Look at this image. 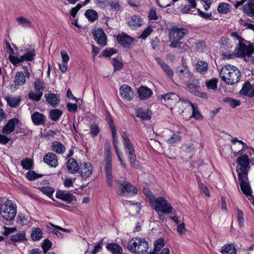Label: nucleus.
<instances>
[{"label":"nucleus","instance_id":"1","mask_svg":"<svg viewBox=\"0 0 254 254\" xmlns=\"http://www.w3.org/2000/svg\"><path fill=\"white\" fill-rule=\"evenodd\" d=\"M220 75L226 84L233 85L240 80L241 73L237 67L227 64L221 68Z\"/></svg>","mask_w":254,"mask_h":254},{"label":"nucleus","instance_id":"2","mask_svg":"<svg viewBox=\"0 0 254 254\" xmlns=\"http://www.w3.org/2000/svg\"><path fill=\"white\" fill-rule=\"evenodd\" d=\"M128 250L135 254H144L148 249V244L144 238L135 237L131 239L128 243Z\"/></svg>","mask_w":254,"mask_h":254},{"label":"nucleus","instance_id":"3","mask_svg":"<svg viewBox=\"0 0 254 254\" xmlns=\"http://www.w3.org/2000/svg\"><path fill=\"white\" fill-rule=\"evenodd\" d=\"M122 137L125 148L126 149V153L128 154L129 161L131 165L135 168H139L140 165L136 160L134 149L126 132H124L122 135Z\"/></svg>","mask_w":254,"mask_h":254},{"label":"nucleus","instance_id":"4","mask_svg":"<svg viewBox=\"0 0 254 254\" xmlns=\"http://www.w3.org/2000/svg\"><path fill=\"white\" fill-rule=\"evenodd\" d=\"M0 213L7 221L13 219L16 214V207L11 200H7L1 205Z\"/></svg>","mask_w":254,"mask_h":254},{"label":"nucleus","instance_id":"5","mask_svg":"<svg viewBox=\"0 0 254 254\" xmlns=\"http://www.w3.org/2000/svg\"><path fill=\"white\" fill-rule=\"evenodd\" d=\"M153 208L158 212L169 214L173 211V207L168 201L162 197H159L154 199L151 202Z\"/></svg>","mask_w":254,"mask_h":254},{"label":"nucleus","instance_id":"6","mask_svg":"<svg viewBox=\"0 0 254 254\" xmlns=\"http://www.w3.org/2000/svg\"><path fill=\"white\" fill-rule=\"evenodd\" d=\"M238 166L236 171L238 176L248 175V172L250 168V159L247 154L241 155L237 159Z\"/></svg>","mask_w":254,"mask_h":254},{"label":"nucleus","instance_id":"7","mask_svg":"<svg viewBox=\"0 0 254 254\" xmlns=\"http://www.w3.org/2000/svg\"><path fill=\"white\" fill-rule=\"evenodd\" d=\"M105 155V171L106 174L108 184L109 186H111L112 185V154L110 147L106 149Z\"/></svg>","mask_w":254,"mask_h":254},{"label":"nucleus","instance_id":"8","mask_svg":"<svg viewBox=\"0 0 254 254\" xmlns=\"http://www.w3.org/2000/svg\"><path fill=\"white\" fill-rule=\"evenodd\" d=\"M240 182V187L243 193L248 197L249 199H252L253 196L252 194V190L248 178V175L238 176Z\"/></svg>","mask_w":254,"mask_h":254},{"label":"nucleus","instance_id":"9","mask_svg":"<svg viewBox=\"0 0 254 254\" xmlns=\"http://www.w3.org/2000/svg\"><path fill=\"white\" fill-rule=\"evenodd\" d=\"M254 52V47L247 46L243 42L239 43L235 50V54L239 57H250Z\"/></svg>","mask_w":254,"mask_h":254},{"label":"nucleus","instance_id":"10","mask_svg":"<svg viewBox=\"0 0 254 254\" xmlns=\"http://www.w3.org/2000/svg\"><path fill=\"white\" fill-rule=\"evenodd\" d=\"M189 33L187 29L183 28L173 27L169 34V40H180Z\"/></svg>","mask_w":254,"mask_h":254},{"label":"nucleus","instance_id":"11","mask_svg":"<svg viewBox=\"0 0 254 254\" xmlns=\"http://www.w3.org/2000/svg\"><path fill=\"white\" fill-rule=\"evenodd\" d=\"M119 93L121 98L124 100L130 101L133 98V89L127 84H124L120 87Z\"/></svg>","mask_w":254,"mask_h":254},{"label":"nucleus","instance_id":"12","mask_svg":"<svg viewBox=\"0 0 254 254\" xmlns=\"http://www.w3.org/2000/svg\"><path fill=\"white\" fill-rule=\"evenodd\" d=\"M26 82V75L22 71L17 72L14 83L10 87L12 91H15L19 86L24 85Z\"/></svg>","mask_w":254,"mask_h":254},{"label":"nucleus","instance_id":"13","mask_svg":"<svg viewBox=\"0 0 254 254\" xmlns=\"http://www.w3.org/2000/svg\"><path fill=\"white\" fill-rule=\"evenodd\" d=\"M121 194L123 196H131L137 193V190L129 183L125 182L121 186Z\"/></svg>","mask_w":254,"mask_h":254},{"label":"nucleus","instance_id":"14","mask_svg":"<svg viewBox=\"0 0 254 254\" xmlns=\"http://www.w3.org/2000/svg\"><path fill=\"white\" fill-rule=\"evenodd\" d=\"M177 74L179 78L185 83L187 82L188 79H190L192 77L191 73L190 72L188 67L186 66L178 67Z\"/></svg>","mask_w":254,"mask_h":254},{"label":"nucleus","instance_id":"15","mask_svg":"<svg viewBox=\"0 0 254 254\" xmlns=\"http://www.w3.org/2000/svg\"><path fill=\"white\" fill-rule=\"evenodd\" d=\"M93 34L94 36V39L99 45L101 46L106 45L107 37L102 29L99 28L95 30L93 32Z\"/></svg>","mask_w":254,"mask_h":254},{"label":"nucleus","instance_id":"16","mask_svg":"<svg viewBox=\"0 0 254 254\" xmlns=\"http://www.w3.org/2000/svg\"><path fill=\"white\" fill-rule=\"evenodd\" d=\"M161 99H163L167 104L170 106L175 105L178 101L180 100L179 96L173 92L162 95Z\"/></svg>","mask_w":254,"mask_h":254},{"label":"nucleus","instance_id":"17","mask_svg":"<svg viewBox=\"0 0 254 254\" xmlns=\"http://www.w3.org/2000/svg\"><path fill=\"white\" fill-rule=\"evenodd\" d=\"M241 95L253 97L254 96V85H252L249 81L245 82L239 92Z\"/></svg>","mask_w":254,"mask_h":254},{"label":"nucleus","instance_id":"18","mask_svg":"<svg viewBox=\"0 0 254 254\" xmlns=\"http://www.w3.org/2000/svg\"><path fill=\"white\" fill-rule=\"evenodd\" d=\"M143 20L139 15H133L128 20V25L132 29H136L141 26Z\"/></svg>","mask_w":254,"mask_h":254},{"label":"nucleus","instance_id":"19","mask_svg":"<svg viewBox=\"0 0 254 254\" xmlns=\"http://www.w3.org/2000/svg\"><path fill=\"white\" fill-rule=\"evenodd\" d=\"M19 123L17 118H13L8 121L6 125L2 128V132L3 134H9L13 132L15 126Z\"/></svg>","mask_w":254,"mask_h":254},{"label":"nucleus","instance_id":"20","mask_svg":"<svg viewBox=\"0 0 254 254\" xmlns=\"http://www.w3.org/2000/svg\"><path fill=\"white\" fill-rule=\"evenodd\" d=\"M93 166L90 163H84L80 165L79 173L84 178L89 177L92 173Z\"/></svg>","mask_w":254,"mask_h":254},{"label":"nucleus","instance_id":"21","mask_svg":"<svg viewBox=\"0 0 254 254\" xmlns=\"http://www.w3.org/2000/svg\"><path fill=\"white\" fill-rule=\"evenodd\" d=\"M44 162L51 167H56L58 165V158L53 153H48L44 157Z\"/></svg>","mask_w":254,"mask_h":254},{"label":"nucleus","instance_id":"22","mask_svg":"<svg viewBox=\"0 0 254 254\" xmlns=\"http://www.w3.org/2000/svg\"><path fill=\"white\" fill-rule=\"evenodd\" d=\"M192 103L188 100H181L178 101L175 105V109L179 114H182L188 107H191Z\"/></svg>","mask_w":254,"mask_h":254},{"label":"nucleus","instance_id":"23","mask_svg":"<svg viewBox=\"0 0 254 254\" xmlns=\"http://www.w3.org/2000/svg\"><path fill=\"white\" fill-rule=\"evenodd\" d=\"M46 101L53 107H56L60 102V96L57 94L48 93L45 95Z\"/></svg>","mask_w":254,"mask_h":254},{"label":"nucleus","instance_id":"24","mask_svg":"<svg viewBox=\"0 0 254 254\" xmlns=\"http://www.w3.org/2000/svg\"><path fill=\"white\" fill-rule=\"evenodd\" d=\"M117 40L123 46L127 47L132 43L133 38L127 34H123L118 35Z\"/></svg>","mask_w":254,"mask_h":254},{"label":"nucleus","instance_id":"25","mask_svg":"<svg viewBox=\"0 0 254 254\" xmlns=\"http://www.w3.org/2000/svg\"><path fill=\"white\" fill-rule=\"evenodd\" d=\"M139 97L141 100H146L149 98L152 95V92L148 88L141 86L138 89Z\"/></svg>","mask_w":254,"mask_h":254},{"label":"nucleus","instance_id":"26","mask_svg":"<svg viewBox=\"0 0 254 254\" xmlns=\"http://www.w3.org/2000/svg\"><path fill=\"white\" fill-rule=\"evenodd\" d=\"M155 60L159 64L163 70L167 74V75L170 78H172L173 76V71L170 67V66L159 58H156Z\"/></svg>","mask_w":254,"mask_h":254},{"label":"nucleus","instance_id":"27","mask_svg":"<svg viewBox=\"0 0 254 254\" xmlns=\"http://www.w3.org/2000/svg\"><path fill=\"white\" fill-rule=\"evenodd\" d=\"M31 118L33 122L36 125H42L45 124V116L38 112H35L32 116Z\"/></svg>","mask_w":254,"mask_h":254},{"label":"nucleus","instance_id":"28","mask_svg":"<svg viewBox=\"0 0 254 254\" xmlns=\"http://www.w3.org/2000/svg\"><path fill=\"white\" fill-rule=\"evenodd\" d=\"M56 196L57 198H60L68 203L71 202L74 198L73 195L62 191H58L56 193Z\"/></svg>","mask_w":254,"mask_h":254},{"label":"nucleus","instance_id":"29","mask_svg":"<svg viewBox=\"0 0 254 254\" xmlns=\"http://www.w3.org/2000/svg\"><path fill=\"white\" fill-rule=\"evenodd\" d=\"M67 168L71 173H75L79 170L78 164L73 158H69L66 164Z\"/></svg>","mask_w":254,"mask_h":254},{"label":"nucleus","instance_id":"30","mask_svg":"<svg viewBox=\"0 0 254 254\" xmlns=\"http://www.w3.org/2000/svg\"><path fill=\"white\" fill-rule=\"evenodd\" d=\"M106 248L113 254H122L123 253V249L117 244H108L106 245Z\"/></svg>","mask_w":254,"mask_h":254},{"label":"nucleus","instance_id":"31","mask_svg":"<svg viewBox=\"0 0 254 254\" xmlns=\"http://www.w3.org/2000/svg\"><path fill=\"white\" fill-rule=\"evenodd\" d=\"M244 7V10L249 16H254V0H248Z\"/></svg>","mask_w":254,"mask_h":254},{"label":"nucleus","instance_id":"32","mask_svg":"<svg viewBox=\"0 0 254 254\" xmlns=\"http://www.w3.org/2000/svg\"><path fill=\"white\" fill-rule=\"evenodd\" d=\"M10 240L15 243L26 241V233L24 232H19L16 234L11 235Z\"/></svg>","mask_w":254,"mask_h":254},{"label":"nucleus","instance_id":"33","mask_svg":"<svg viewBox=\"0 0 254 254\" xmlns=\"http://www.w3.org/2000/svg\"><path fill=\"white\" fill-rule=\"evenodd\" d=\"M170 42V47L172 48H179L187 50L188 46L186 43L180 42V40H169Z\"/></svg>","mask_w":254,"mask_h":254},{"label":"nucleus","instance_id":"34","mask_svg":"<svg viewBox=\"0 0 254 254\" xmlns=\"http://www.w3.org/2000/svg\"><path fill=\"white\" fill-rule=\"evenodd\" d=\"M196 68L198 72L201 73H204L208 70V64L204 61H198L196 64Z\"/></svg>","mask_w":254,"mask_h":254},{"label":"nucleus","instance_id":"35","mask_svg":"<svg viewBox=\"0 0 254 254\" xmlns=\"http://www.w3.org/2000/svg\"><path fill=\"white\" fill-rule=\"evenodd\" d=\"M86 17L91 22L95 21L98 17V13L93 9H88L85 12Z\"/></svg>","mask_w":254,"mask_h":254},{"label":"nucleus","instance_id":"36","mask_svg":"<svg viewBox=\"0 0 254 254\" xmlns=\"http://www.w3.org/2000/svg\"><path fill=\"white\" fill-rule=\"evenodd\" d=\"M5 99L7 102L8 105L12 108L15 107L18 105L20 98L13 96H6Z\"/></svg>","mask_w":254,"mask_h":254},{"label":"nucleus","instance_id":"37","mask_svg":"<svg viewBox=\"0 0 254 254\" xmlns=\"http://www.w3.org/2000/svg\"><path fill=\"white\" fill-rule=\"evenodd\" d=\"M16 20L18 24L22 27H31L32 26V22L23 16L17 17Z\"/></svg>","mask_w":254,"mask_h":254},{"label":"nucleus","instance_id":"38","mask_svg":"<svg viewBox=\"0 0 254 254\" xmlns=\"http://www.w3.org/2000/svg\"><path fill=\"white\" fill-rule=\"evenodd\" d=\"M191 108L192 111L191 117L197 120H201L203 118V117L198 111V107L196 104L192 103Z\"/></svg>","mask_w":254,"mask_h":254},{"label":"nucleus","instance_id":"39","mask_svg":"<svg viewBox=\"0 0 254 254\" xmlns=\"http://www.w3.org/2000/svg\"><path fill=\"white\" fill-rule=\"evenodd\" d=\"M52 149L57 153H63L65 150V147L61 143L59 142H54L53 143Z\"/></svg>","mask_w":254,"mask_h":254},{"label":"nucleus","instance_id":"40","mask_svg":"<svg viewBox=\"0 0 254 254\" xmlns=\"http://www.w3.org/2000/svg\"><path fill=\"white\" fill-rule=\"evenodd\" d=\"M107 7L108 9L112 11H118L120 10L121 6L118 1L109 0L107 3Z\"/></svg>","mask_w":254,"mask_h":254},{"label":"nucleus","instance_id":"41","mask_svg":"<svg viewBox=\"0 0 254 254\" xmlns=\"http://www.w3.org/2000/svg\"><path fill=\"white\" fill-rule=\"evenodd\" d=\"M222 254H236V250L235 247L232 245H228L222 248Z\"/></svg>","mask_w":254,"mask_h":254},{"label":"nucleus","instance_id":"42","mask_svg":"<svg viewBox=\"0 0 254 254\" xmlns=\"http://www.w3.org/2000/svg\"><path fill=\"white\" fill-rule=\"evenodd\" d=\"M137 117L143 120H148L151 117L149 112L146 110L139 109L137 111Z\"/></svg>","mask_w":254,"mask_h":254},{"label":"nucleus","instance_id":"43","mask_svg":"<svg viewBox=\"0 0 254 254\" xmlns=\"http://www.w3.org/2000/svg\"><path fill=\"white\" fill-rule=\"evenodd\" d=\"M42 232L39 228L34 229L31 234V237L33 241H38L42 237Z\"/></svg>","mask_w":254,"mask_h":254},{"label":"nucleus","instance_id":"44","mask_svg":"<svg viewBox=\"0 0 254 254\" xmlns=\"http://www.w3.org/2000/svg\"><path fill=\"white\" fill-rule=\"evenodd\" d=\"M223 101L228 104L232 108H235L241 104L240 101L232 98H225Z\"/></svg>","mask_w":254,"mask_h":254},{"label":"nucleus","instance_id":"45","mask_svg":"<svg viewBox=\"0 0 254 254\" xmlns=\"http://www.w3.org/2000/svg\"><path fill=\"white\" fill-rule=\"evenodd\" d=\"M178 0H173V2H175ZM190 4L185 5V6L182 9V12L183 13H188L190 10L191 7L194 8L196 6L195 0H188Z\"/></svg>","mask_w":254,"mask_h":254},{"label":"nucleus","instance_id":"46","mask_svg":"<svg viewBox=\"0 0 254 254\" xmlns=\"http://www.w3.org/2000/svg\"><path fill=\"white\" fill-rule=\"evenodd\" d=\"M230 9L229 4L225 2L220 3L217 8L218 11L222 14L227 13Z\"/></svg>","mask_w":254,"mask_h":254},{"label":"nucleus","instance_id":"47","mask_svg":"<svg viewBox=\"0 0 254 254\" xmlns=\"http://www.w3.org/2000/svg\"><path fill=\"white\" fill-rule=\"evenodd\" d=\"M34 89L36 92H42L44 89L46 88L45 86V83L40 80L39 79H37L34 83Z\"/></svg>","mask_w":254,"mask_h":254},{"label":"nucleus","instance_id":"48","mask_svg":"<svg viewBox=\"0 0 254 254\" xmlns=\"http://www.w3.org/2000/svg\"><path fill=\"white\" fill-rule=\"evenodd\" d=\"M62 114V112L59 109H53L50 112V117L52 120L56 121L59 120Z\"/></svg>","mask_w":254,"mask_h":254},{"label":"nucleus","instance_id":"49","mask_svg":"<svg viewBox=\"0 0 254 254\" xmlns=\"http://www.w3.org/2000/svg\"><path fill=\"white\" fill-rule=\"evenodd\" d=\"M43 95L42 92L31 91L29 94V98L36 102H38L41 100V98Z\"/></svg>","mask_w":254,"mask_h":254},{"label":"nucleus","instance_id":"50","mask_svg":"<svg viewBox=\"0 0 254 254\" xmlns=\"http://www.w3.org/2000/svg\"><path fill=\"white\" fill-rule=\"evenodd\" d=\"M128 210L132 215L138 214L140 210V204L139 203L130 204Z\"/></svg>","mask_w":254,"mask_h":254},{"label":"nucleus","instance_id":"51","mask_svg":"<svg viewBox=\"0 0 254 254\" xmlns=\"http://www.w3.org/2000/svg\"><path fill=\"white\" fill-rule=\"evenodd\" d=\"M186 85L190 91L193 92L195 89L199 87V82L197 80H193L191 82H187Z\"/></svg>","mask_w":254,"mask_h":254},{"label":"nucleus","instance_id":"52","mask_svg":"<svg viewBox=\"0 0 254 254\" xmlns=\"http://www.w3.org/2000/svg\"><path fill=\"white\" fill-rule=\"evenodd\" d=\"M21 165L23 169L30 170L33 165L32 161L29 158H25L21 161Z\"/></svg>","mask_w":254,"mask_h":254},{"label":"nucleus","instance_id":"53","mask_svg":"<svg viewBox=\"0 0 254 254\" xmlns=\"http://www.w3.org/2000/svg\"><path fill=\"white\" fill-rule=\"evenodd\" d=\"M110 126L112 129V135H113V143H114V144H118L119 140H118V136H117V133H116V130L115 127L112 121H110Z\"/></svg>","mask_w":254,"mask_h":254},{"label":"nucleus","instance_id":"54","mask_svg":"<svg viewBox=\"0 0 254 254\" xmlns=\"http://www.w3.org/2000/svg\"><path fill=\"white\" fill-rule=\"evenodd\" d=\"M181 139V136L179 134L173 133L171 138L167 140V142L169 144L173 145L176 142L180 141Z\"/></svg>","mask_w":254,"mask_h":254},{"label":"nucleus","instance_id":"55","mask_svg":"<svg viewBox=\"0 0 254 254\" xmlns=\"http://www.w3.org/2000/svg\"><path fill=\"white\" fill-rule=\"evenodd\" d=\"M164 246V240L163 239H159L154 243V251H159Z\"/></svg>","mask_w":254,"mask_h":254},{"label":"nucleus","instance_id":"56","mask_svg":"<svg viewBox=\"0 0 254 254\" xmlns=\"http://www.w3.org/2000/svg\"><path fill=\"white\" fill-rule=\"evenodd\" d=\"M114 146L116 150V154L118 157L119 160L121 161V165L124 168H125L126 167V165L124 163L122 159V153L121 151H120L119 149L118 148V144H114Z\"/></svg>","mask_w":254,"mask_h":254},{"label":"nucleus","instance_id":"57","mask_svg":"<svg viewBox=\"0 0 254 254\" xmlns=\"http://www.w3.org/2000/svg\"><path fill=\"white\" fill-rule=\"evenodd\" d=\"M217 79H212L206 82V86L208 89L215 90L217 88Z\"/></svg>","mask_w":254,"mask_h":254},{"label":"nucleus","instance_id":"58","mask_svg":"<svg viewBox=\"0 0 254 254\" xmlns=\"http://www.w3.org/2000/svg\"><path fill=\"white\" fill-rule=\"evenodd\" d=\"M99 127L96 125H92L90 127V133L93 137H95L99 132Z\"/></svg>","mask_w":254,"mask_h":254},{"label":"nucleus","instance_id":"59","mask_svg":"<svg viewBox=\"0 0 254 254\" xmlns=\"http://www.w3.org/2000/svg\"><path fill=\"white\" fill-rule=\"evenodd\" d=\"M18 223L22 225H26L28 222L30 221V219L27 216L23 215L20 216L19 215L18 216Z\"/></svg>","mask_w":254,"mask_h":254},{"label":"nucleus","instance_id":"60","mask_svg":"<svg viewBox=\"0 0 254 254\" xmlns=\"http://www.w3.org/2000/svg\"><path fill=\"white\" fill-rule=\"evenodd\" d=\"M237 220L239 225L241 226L243 225L244 219L243 211L237 208Z\"/></svg>","mask_w":254,"mask_h":254},{"label":"nucleus","instance_id":"61","mask_svg":"<svg viewBox=\"0 0 254 254\" xmlns=\"http://www.w3.org/2000/svg\"><path fill=\"white\" fill-rule=\"evenodd\" d=\"M143 192L149 198L151 203L152 202L154 198L151 191L148 188H144Z\"/></svg>","mask_w":254,"mask_h":254},{"label":"nucleus","instance_id":"62","mask_svg":"<svg viewBox=\"0 0 254 254\" xmlns=\"http://www.w3.org/2000/svg\"><path fill=\"white\" fill-rule=\"evenodd\" d=\"M117 52L116 49L114 48H108L106 49L103 53V55L104 57H108L111 56L113 54Z\"/></svg>","mask_w":254,"mask_h":254},{"label":"nucleus","instance_id":"63","mask_svg":"<svg viewBox=\"0 0 254 254\" xmlns=\"http://www.w3.org/2000/svg\"><path fill=\"white\" fill-rule=\"evenodd\" d=\"M52 243L49 240H45L42 243V248L44 253H46L48 250L51 248Z\"/></svg>","mask_w":254,"mask_h":254},{"label":"nucleus","instance_id":"64","mask_svg":"<svg viewBox=\"0 0 254 254\" xmlns=\"http://www.w3.org/2000/svg\"><path fill=\"white\" fill-rule=\"evenodd\" d=\"M41 190L49 196L52 195L54 192V190L50 187H43L41 188Z\"/></svg>","mask_w":254,"mask_h":254}]
</instances>
